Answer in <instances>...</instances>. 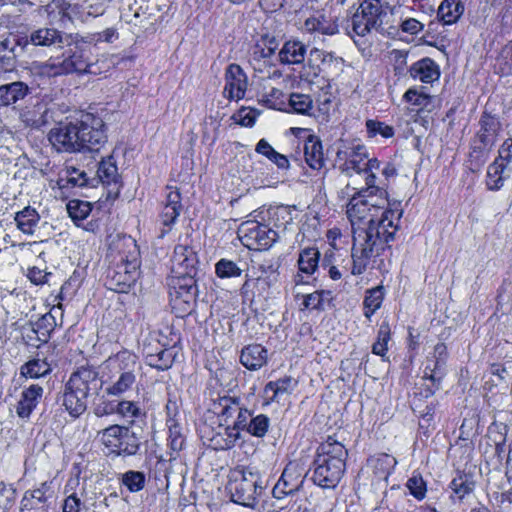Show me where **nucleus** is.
Masks as SVG:
<instances>
[{
    "instance_id": "62",
    "label": "nucleus",
    "mask_w": 512,
    "mask_h": 512,
    "mask_svg": "<svg viewBox=\"0 0 512 512\" xmlns=\"http://www.w3.org/2000/svg\"><path fill=\"white\" fill-rule=\"evenodd\" d=\"M330 295L329 291H315L313 293L307 294L304 297V301L302 303L305 309H313V310H323L324 309V299L325 296Z\"/></svg>"
},
{
    "instance_id": "49",
    "label": "nucleus",
    "mask_w": 512,
    "mask_h": 512,
    "mask_svg": "<svg viewBox=\"0 0 512 512\" xmlns=\"http://www.w3.org/2000/svg\"><path fill=\"white\" fill-rule=\"evenodd\" d=\"M97 176L104 184L116 183L119 175L113 157L109 156L106 159H102L98 166Z\"/></svg>"
},
{
    "instance_id": "21",
    "label": "nucleus",
    "mask_w": 512,
    "mask_h": 512,
    "mask_svg": "<svg viewBox=\"0 0 512 512\" xmlns=\"http://www.w3.org/2000/svg\"><path fill=\"white\" fill-rule=\"evenodd\" d=\"M197 258L191 247L176 245L172 257V272L174 277L195 275Z\"/></svg>"
},
{
    "instance_id": "55",
    "label": "nucleus",
    "mask_w": 512,
    "mask_h": 512,
    "mask_svg": "<svg viewBox=\"0 0 512 512\" xmlns=\"http://www.w3.org/2000/svg\"><path fill=\"white\" fill-rule=\"evenodd\" d=\"M390 326L387 322H382L379 327L377 340L372 345V353L382 358L385 357L388 350V342L390 341Z\"/></svg>"
},
{
    "instance_id": "38",
    "label": "nucleus",
    "mask_w": 512,
    "mask_h": 512,
    "mask_svg": "<svg viewBox=\"0 0 512 512\" xmlns=\"http://www.w3.org/2000/svg\"><path fill=\"white\" fill-rule=\"evenodd\" d=\"M492 146L472 140L469 152V168L471 171H479L487 162Z\"/></svg>"
},
{
    "instance_id": "54",
    "label": "nucleus",
    "mask_w": 512,
    "mask_h": 512,
    "mask_svg": "<svg viewBox=\"0 0 512 512\" xmlns=\"http://www.w3.org/2000/svg\"><path fill=\"white\" fill-rule=\"evenodd\" d=\"M17 490L12 484L0 481V512H9L15 505Z\"/></svg>"
},
{
    "instance_id": "19",
    "label": "nucleus",
    "mask_w": 512,
    "mask_h": 512,
    "mask_svg": "<svg viewBox=\"0 0 512 512\" xmlns=\"http://www.w3.org/2000/svg\"><path fill=\"white\" fill-rule=\"evenodd\" d=\"M296 137L304 134V158L307 165L313 170H320L325 165L323 146L320 138L312 134L308 129L291 128Z\"/></svg>"
},
{
    "instance_id": "4",
    "label": "nucleus",
    "mask_w": 512,
    "mask_h": 512,
    "mask_svg": "<svg viewBox=\"0 0 512 512\" xmlns=\"http://www.w3.org/2000/svg\"><path fill=\"white\" fill-rule=\"evenodd\" d=\"M103 382L99 372L92 366H81L74 371L65 383L59 398L61 405L73 418L80 417L87 409V398L97 395Z\"/></svg>"
},
{
    "instance_id": "60",
    "label": "nucleus",
    "mask_w": 512,
    "mask_h": 512,
    "mask_svg": "<svg viewBox=\"0 0 512 512\" xmlns=\"http://www.w3.org/2000/svg\"><path fill=\"white\" fill-rule=\"evenodd\" d=\"M119 37V33L115 28H107L101 32L88 34L84 38V42L97 45L99 43H113Z\"/></svg>"
},
{
    "instance_id": "27",
    "label": "nucleus",
    "mask_w": 512,
    "mask_h": 512,
    "mask_svg": "<svg viewBox=\"0 0 512 512\" xmlns=\"http://www.w3.org/2000/svg\"><path fill=\"white\" fill-rule=\"evenodd\" d=\"M43 387L38 384H32L25 387L21 392L20 400L16 406V413L22 419H28L33 410L39 404L43 396Z\"/></svg>"
},
{
    "instance_id": "15",
    "label": "nucleus",
    "mask_w": 512,
    "mask_h": 512,
    "mask_svg": "<svg viewBox=\"0 0 512 512\" xmlns=\"http://www.w3.org/2000/svg\"><path fill=\"white\" fill-rule=\"evenodd\" d=\"M241 239L245 246L253 250H266L278 239L276 230L269 228L266 224L247 221L240 228Z\"/></svg>"
},
{
    "instance_id": "28",
    "label": "nucleus",
    "mask_w": 512,
    "mask_h": 512,
    "mask_svg": "<svg viewBox=\"0 0 512 512\" xmlns=\"http://www.w3.org/2000/svg\"><path fill=\"white\" fill-rule=\"evenodd\" d=\"M307 54V46L298 39L287 40L278 53L281 64H302Z\"/></svg>"
},
{
    "instance_id": "39",
    "label": "nucleus",
    "mask_w": 512,
    "mask_h": 512,
    "mask_svg": "<svg viewBox=\"0 0 512 512\" xmlns=\"http://www.w3.org/2000/svg\"><path fill=\"white\" fill-rule=\"evenodd\" d=\"M463 12L464 5L460 0H443L438 8V17L444 24H453Z\"/></svg>"
},
{
    "instance_id": "3",
    "label": "nucleus",
    "mask_w": 512,
    "mask_h": 512,
    "mask_svg": "<svg viewBox=\"0 0 512 512\" xmlns=\"http://www.w3.org/2000/svg\"><path fill=\"white\" fill-rule=\"evenodd\" d=\"M348 450L332 436L321 443L313 461L312 481L323 489H334L342 479Z\"/></svg>"
},
{
    "instance_id": "33",
    "label": "nucleus",
    "mask_w": 512,
    "mask_h": 512,
    "mask_svg": "<svg viewBox=\"0 0 512 512\" xmlns=\"http://www.w3.org/2000/svg\"><path fill=\"white\" fill-rule=\"evenodd\" d=\"M293 211L294 207L286 205L270 207L267 211L269 225H273V227L285 231L288 225L293 222Z\"/></svg>"
},
{
    "instance_id": "7",
    "label": "nucleus",
    "mask_w": 512,
    "mask_h": 512,
    "mask_svg": "<svg viewBox=\"0 0 512 512\" xmlns=\"http://www.w3.org/2000/svg\"><path fill=\"white\" fill-rule=\"evenodd\" d=\"M336 162L341 173L348 177L363 173L366 176L375 175L381 165L377 158H370L368 148L356 140H340Z\"/></svg>"
},
{
    "instance_id": "50",
    "label": "nucleus",
    "mask_w": 512,
    "mask_h": 512,
    "mask_svg": "<svg viewBox=\"0 0 512 512\" xmlns=\"http://www.w3.org/2000/svg\"><path fill=\"white\" fill-rule=\"evenodd\" d=\"M278 45L275 36L269 35L268 33L263 34L255 46L254 55L263 59L270 58L275 54Z\"/></svg>"
},
{
    "instance_id": "47",
    "label": "nucleus",
    "mask_w": 512,
    "mask_h": 512,
    "mask_svg": "<svg viewBox=\"0 0 512 512\" xmlns=\"http://www.w3.org/2000/svg\"><path fill=\"white\" fill-rule=\"evenodd\" d=\"M384 298V292L383 287L378 286L375 288H372L366 292L365 298H364V315L368 319L381 307V304L383 302Z\"/></svg>"
},
{
    "instance_id": "43",
    "label": "nucleus",
    "mask_w": 512,
    "mask_h": 512,
    "mask_svg": "<svg viewBox=\"0 0 512 512\" xmlns=\"http://www.w3.org/2000/svg\"><path fill=\"white\" fill-rule=\"evenodd\" d=\"M51 365L46 359L35 358L21 367V375L30 378H40L51 372Z\"/></svg>"
},
{
    "instance_id": "59",
    "label": "nucleus",
    "mask_w": 512,
    "mask_h": 512,
    "mask_svg": "<svg viewBox=\"0 0 512 512\" xmlns=\"http://www.w3.org/2000/svg\"><path fill=\"white\" fill-rule=\"evenodd\" d=\"M366 130L368 137L372 138L381 135L383 138H391L394 136V128L384 122L369 119L366 121Z\"/></svg>"
},
{
    "instance_id": "12",
    "label": "nucleus",
    "mask_w": 512,
    "mask_h": 512,
    "mask_svg": "<svg viewBox=\"0 0 512 512\" xmlns=\"http://www.w3.org/2000/svg\"><path fill=\"white\" fill-rule=\"evenodd\" d=\"M53 104L49 96L31 97L18 110L20 122L26 128L41 129L53 120Z\"/></svg>"
},
{
    "instance_id": "30",
    "label": "nucleus",
    "mask_w": 512,
    "mask_h": 512,
    "mask_svg": "<svg viewBox=\"0 0 512 512\" xmlns=\"http://www.w3.org/2000/svg\"><path fill=\"white\" fill-rule=\"evenodd\" d=\"M409 73L413 79H419L423 83H433L440 77L439 66L428 57L412 64Z\"/></svg>"
},
{
    "instance_id": "46",
    "label": "nucleus",
    "mask_w": 512,
    "mask_h": 512,
    "mask_svg": "<svg viewBox=\"0 0 512 512\" xmlns=\"http://www.w3.org/2000/svg\"><path fill=\"white\" fill-rule=\"evenodd\" d=\"M175 354L172 349H161L156 354L146 356V363L157 370H167L174 362Z\"/></svg>"
},
{
    "instance_id": "45",
    "label": "nucleus",
    "mask_w": 512,
    "mask_h": 512,
    "mask_svg": "<svg viewBox=\"0 0 512 512\" xmlns=\"http://www.w3.org/2000/svg\"><path fill=\"white\" fill-rule=\"evenodd\" d=\"M91 211L92 205L88 201L72 199L67 203V212L77 226H80V222L85 220Z\"/></svg>"
},
{
    "instance_id": "10",
    "label": "nucleus",
    "mask_w": 512,
    "mask_h": 512,
    "mask_svg": "<svg viewBox=\"0 0 512 512\" xmlns=\"http://www.w3.org/2000/svg\"><path fill=\"white\" fill-rule=\"evenodd\" d=\"M118 377L106 387L109 396L122 397L137 386V356L127 350L120 351L115 356Z\"/></svg>"
},
{
    "instance_id": "64",
    "label": "nucleus",
    "mask_w": 512,
    "mask_h": 512,
    "mask_svg": "<svg viewBox=\"0 0 512 512\" xmlns=\"http://www.w3.org/2000/svg\"><path fill=\"white\" fill-rule=\"evenodd\" d=\"M185 440L183 435L180 433V429L178 425L171 424L169 425V437H168V445L173 452H179L183 449Z\"/></svg>"
},
{
    "instance_id": "22",
    "label": "nucleus",
    "mask_w": 512,
    "mask_h": 512,
    "mask_svg": "<svg viewBox=\"0 0 512 512\" xmlns=\"http://www.w3.org/2000/svg\"><path fill=\"white\" fill-rule=\"evenodd\" d=\"M224 96L230 100L242 99L247 88L246 75L237 64H230L225 74Z\"/></svg>"
},
{
    "instance_id": "61",
    "label": "nucleus",
    "mask_w": 512,
    "mask_h": 512,
    "mask_svg": "<svg viewBox=\"0 0 512 512\" xmlns=\"http://www.w3.org/2000/svg\"><path fill=\"white\" fill-rule=\"evenodd\" d=\"M406 487L410 494L417 500H423L425 498L427 492L426 482L420 474H413L412 477L408 479Z\"/></svg>"
},
{
    "instance_id": "24",
    "label": "nucleus",
    "mask_w": 512,
    "mask_h": 512,
    "mask_svg": "<svg viewBox=\"0 0 512 512\" xmlns=\"http://www.w3.org/2000/svg\"><path fill=\"white\" fill-rule=\"evenodd\" d=\"M20 37H10L0 41V69L4 72L13 71L17 64V59L27 52V49H21Z\"/></svg>"
},
{
    "instance_id": "35",
    "label": "nucleus",
    "mask_w": 512,
    "mask_h": 512,
    "mask_svg": "<svg viewBox=\"0 0 512 512\" xmlns=\"http://www.w3.org/2000/svg\"><path fill=\"white\" fill-rule=\"evenodd\" d=\"M304 29L309 33L322 35H335L338 33V25L325 15L312 16L304 22Z\"/></svg>"
},
{
    "instance_id": "52",
    "label": "nucleus",
    "mask_w": 512,
    "mask_h": 512,
    "mask_svg": "<svg viewBox=\"0 0 512 512\" xmlns=\"http://www.w3.org/2000/svg\"><path fill=\"white\" fill-rule=\"evenodd\" d=\"M403 99L420 109L427 108L432 102V97L424 91V87L409 88L403 95Z\"/></svg>"
},
{
    "instance_id": "17",
    "label": "nucleus",
    "mask_w": 512,
    "mask_h": 512,
    "mask_svg": "<svg viewBox=\"0 0 512 512\" xmlns=\"http://www.w3.org/2000/svg\"><path fill=\"white\" fill-rule=\"evenodd\" d=\"M67 36L54 27H40L32 30L28 35L20 37L21 49L32 52L35 47L62 48Z\"/></svg>"
},
{
    "instance_id": "58",
    "label": "nucleus",
    "mask_w": 512,
    "mask_h": 512,
    "mask_svg": "<svg viewBox=\"0 0 512 512\" xmlns=\"http://www.w3.org/2000/svg\"><path fill=\"white\" fill-rule=\"evenodd\" d=\"M507 426L503 423L493 422L487 430L486 439L488 446L506 443Z\"/></svg>"
},
{
    "instance_id": "32",
    "label": "nucleus",
    "mask_w": 512,
    "mask_h": 512,
    "mask_svg": "<svg viewBox=\"0 0 512 512\" xmlns=\"http://www.w3.org/2000/svg\"><path fill=\"white\" fill-rule=\"evenodd\" d=\"M439 362L430 356L427 357L423 378L430 380L432 386L426 389V397L433 395L440 388L441 381L446 374V364Z\"/></svg>"
},
{
    "instance_id": "18",
    "label": "nucleus",
    "mask_w": 512,
    "mask_h": 512,
    "mask_svg": "<svg viewBox=\"0 0 512 512\" xmlns=\"http://www.w3.org/2000/svg\"><path fill=\"white\" fill-rule=\"evenodd\" d=\"M172 283L170 295L174 307L183 305L185 311L190 310L198 293L194 276L173 277Z\"/></svg>"
},
{
    "instance_id": "6",
    "label": "nucleus",
    "mask_w": 512,
    "mask_h": 512,
    "mask_svg": "<svg viewBox=\"0 0 512 512\" xmlns=\"http://www.w3.org/2000/svg\"><path fill=\"white\" fill-rule=\"evenodd\" d=\"M365 183L366 187L357 190L347 205V215L353 227L355 220L367 219L369 221L372 215L377 218L381 209H386L393 204L386 197H383L387 194L384 187L375 184L376 175L366 176Z\"/></svg>"
},
{
    "instance_id": "36",
    "label": "nucleus",
    "mask_w": 512,
    "mask_h": 512,
    "mask_svg": "<svg viewBox=\"0 0 512 512\" xmlns=\"http://www.w3.org/2000/svg\"><path fill=\"white\" fill-rule=\"evenodd\" d=\"M512 172L506 171V167L493 161L487 168L486 186L488 190L498 191L504 186V182L510 178Z\"/></svg>"
},
{
    "instance_id": "5",
    "label": "nucleus",
    "mask_w": 512,
    "mask_h": 512,
    "mask_svg": "<svg viewBox=\"0 0 512 512\" xmlns=\"http://www.w3.org/2000/svg\"><path fill=\"white\" fill-rule=\"evenodd\" d=\"M127 251L119 252V260L107 271L106 286L118 293H128L139 277V250L131 237L124 238L118 247Z\"/></svg>"
},
{
    "instance_id": "29",
    "label": "nucleus",
    "mask_w": 512,
    "mask_h": 512,
    "mask_svg": "<svg viewBox=\"0 0 512 512\" xmlns=\"http://www.w3.org/2000/svg\"><path fill=\"white\" fill-rule=\"evenodd\" d=\"M479 125L480 129L473 139L493 147L501 127L499 120L484 112L480 118Z\"/></svg>"
},
{
    "instance_id": "63",
    "label": "nucleus",
    "mask_w": 512,
    "mask_h": 512,
    "mask_svg": "<svg viewBox=\"0 0 512 512\" xmlns=\"http://www.w3.org/2000/svg\"><path fill=\"white\" fill-rule=\"evenodd\" d=\"M494 161L506 167V171L512 172V139L503 142Z\"/></svg>"
},
{
    "instance_id": "8",
    "label": "nucleus",
    "mask_w": 512,
    "mask_h": 512,
    "mask_svg": "<svg viewBox=\"0 0 512 512\" xmlns=\"http://www.w3.org/2000/svg\"><path fill=\"white\" fill-rule=\"evenodd\" d=\"M99 440L109 455L130 457L138 454L141 437L130 425H110L98 432Z\"/></svg>"
},
{
    "instance_id": "48",
    "label": "nucleus",
    "mask_w": 512,
    "mask_h": 512,
    "mask_svg": "<svg viewBox=\"0 0 512 512\" xmlns=\"http://www.w3.org/2000/svg\"><path fill=\"white\" fill-rule=\"evenodd\" d=\"M297 386V381L291 376H285L276 381H270L265 385V392H272L271 400L274 401L280 394L291 393Z\"/></svg>"
},
{
    "instance_id": "34",
    "label": "nucleus",
    "mask_w": 512,
    "mask_h": 512,
    "mask_svg": "<svg viewBox=\"0 0 512 512\" xmlns=\"http://www.w3.org/2000/svg\"><path fill=\"white\" fill-rule=\"evenodd\" d=\"M320 252L316 247H306L299 252L297 260L301 274L311 276L319 267Z\"/></svg>"
},
{
    "instance_id": "31",
    "label": "nucleus",
    "mask_w": 512,
    "mask_h": 512,
    "mask_svg": "<svg viewBox=\"0 0 512 512\" xmlns=\"http://www.w3.org/2000/svg\"><path fill=\"white\" fill-rule=\"evenodd\" d=\"M268 352L260 344L245 346L240 355L241 364L249 370H258L266 364Z\"/></svg>"
},
{
    "instance_id": "26",
    "label": "nucleus",
    "mask_w": 512,
    "mask_h": 512,
    "mask_svg": "<svg viewBox=\"0 0 512 512\" xmlns=\"http://www.w3.org/2000/svg\"><path fill=\"white\" fill-rule=\"evenodd\" d=\"M32 88L23 81H13L0 85V107H13L24 100Z\"/></svg>"
},
{
    "instance_id": "13",
    "label": "nucleus",
    "mask_w": 512,
    "mask_h": 512,
    "mask_svg": "<svg viewBox=\"0 0 512 512\" xmlns=\"http://www.w3.org/2000/svg\"><path fill=\"white\" fill-rule=\"evenodd\" d=\"M90 63L82 51H74L62 57L50 58L41 66V72L48 76H59L70 73H89Z\"/></svg>"
},
{
    "instance_id": "40",
    "label": "nucleus",
    "mask_w": 512,
    "mask_h": 512,
    "mask_svg": "<svg viewBox=\"0 0 512 512\" xmlns=\"http://www.w3.org/2000/svg\"><path fill=\"white\" fill-rule=\"evenodd\" d=\"M15 222L17 227L25 234H33L37 226L40 216L36 209L27 206L15 215Z\"/></svg>"
},
{
    "instance_id": "9",
    "label": "nucleus",
    "mask_w": 512,
    "mask_h": 512,
    "mask_svg": "<svg viewBox=\"0 0 512 512\" xmlns=\"http://www.w3.org/2000/svg\"><path fill=\"white\" fill-rule=\"evenodd\" d=\"M387 17L381 0H364L351 17L352 31L361 37L372 31L384 34L387 30Z\"/></svg>"
},
{
    "instance_id": "14",
    "label": "nucleus",
    "mask_w": 512,
    "mask_h": 512,
    "mask_svg": "<svg viewBox=\"0 0 512 512\" xmlns=\"http://www.w3.org/2000/svg\"><path fill=\"white\" fill-rule=\"evenodd\" d=\"M253 416V412L241 403L236 412L233 423L226 425L224 428L225 437L218 435L212 439L215 449L228 450L233 448L236 443L242 439L241 432H247L249 421L252 420Z\"/></svg>"
},
{
    "instance_id": "20",
    "label": "nucleus",
    "mask_w": 512,
    "mask_h": 512,
    "mask_svg": "<svg viewBox=\"0 0 512 512\" xmlns=\"http://www.w3.org/2000/svg\"><path fill=\"white\" fill-rule=\"evenodd\" d=\"M303 484L301 475L297 470V466L289 463L284 468L279 480L272 490V494L277 499H282L285 496L297 492Z\"/></svg>"
},
{
    "instance_id": "42",
    "label": "nucleus",
    "mask_w": 512,
    "mask_h": 512,
    "mask_svg": "<svg viewBox=\"0 0 512 512\" xmlns=\"http://www.w3.org/2000/svg\"><path fill=\"white\" fill-rule=\"evenodd\" d=\"M116 414L127 420L132 425L136 419L144 418L146 413L141 408L139 402L130 400H121L116 403Z\"/></svg>"
},
{
    "instance_id": "53",
    "label": "nucleus",
    "mask_w": 512,
    "mask_h": 512,
    "mask_svg": "<svg viewBox=\"0 0 512 512\" xmlns=\"http://www.w3.org/2000/svg\"><path fill=\"white\" fill-rule=\"evenodd\" d=\"M289 106L295 113L309 115L313 109V101L309 95L291 93L289 96Z\"/></svg>"
},
{
    "instance_id": "57",
    "label": "nucleus",
    "mask_w": 512,
    "mask_h": 512,
    "mask_svg": "<svg viewBox=\"0 0 512 512\" xmlns=\"http://www.w3.org/2000/svg\"><path fill=\"white\" fill-rule=\"evenodd\" d=\"M270 418L265 414H258L249 421L247 433L257 438H263L269 429Z\"/></svg>"
},
{
    "instance_id": "2",
    "label": "nucleus",
    "mask_w": 512,
    "mask_h": 512,
    "mask_svg": "<svg viewBox=\"0 0 512 512\" xmlns=\"http://www.w3.org/2000/svg\"><path fill=\"white\" fill-rule=\"evenodd\" d=\"M48 140L59 152H99L107 142L105 123L86 113L79 120L59 123L50 130Z\"/></svg>"
},
{
    "instance_id": "23",
    "label": "nucleus",
    "mask_w": 512,
    "mask_h": 512,
    "mask_svg": "<svg viewBox=\"0 0 512 512\" xmlns=\"http://www.w3.org/2000/svg\"><path fill=\"white\" fill-rule=\"evenodd\" d=\"M241 403L238 397L218 395L217 398L212 399L209 410L217 416L220 421V426H226L234 419Z\"/></svg>"
},
{
    "instance_id": "56",
    "label": "nucleus",
    "mask_w": 512,
    "mask_h": 512,
    "mask_svg": "<svg viewBox=\"0 0 512 512\" xmlns=\"http://www.w3.org/2000/svg\"><path fill=\"white\" fill-rule=\"evenodd\" d=\"M122 484L127 487L130 492L141 491L146 483L145 474L141 471L129 470L122 475Z\"/></svg>"
},
{
    "instance_id": "16",
    "label": "nucleus",
    "mask_w": 512,
    "mask_h": 512,
    "mask_svg": "<svg viewBox=\"0 0 512 512\" xmlns=\"http://www.w3.org/2000/svg\"><path fill=\"white\" fill-rule=\"evenodd\" d=\"M55 498L52 481L27 490L20 501V512H49Z\"/></svg>"
},
{
    "instance_id": "44",
    "label": "nucleus",
    "mask_w": 512,
    "mask_h": 512,
    "mask_svg": "<svg viewBox=\"0 0 512 512\" xmlns=\"http://www.w3.org/2000/svg\"><path fill=\"white\" fill-rule=\"evenodd\" d=\"M450 488L453 491V497L462 500L466 495L473 492L475 482L470 475L459 474L451 481Z\"/></svg>"
},
{
    "instance_id": "37",
    "label": "nucleus",
    "mask_w": 512,
    "mask_h": 512,
    "mask_svg": "<svg viewBox=\"0 0 512 512\" xmlns=\"http://www.w3.org/2000/svg\"><path fill=\"white\" fill-rule=\"evenodd\" d=\"M373 472L378 479H387L397 464L396 459L386 453L378 454L369 459Z\"/></svg>"
},
{
    "instance_id": "1",
    "label": "nucleus",
    "mask_w": 512,
    "mask_h": 512,
    "mask_svg": "<svg viewBox=\"0 0 512 512\" xmlns=\"http://www.w3.org/2000/svg\"><path fill=\"white\" fill-rule=\"evenodd\" d=\"M400 203L394 202L380 215L369 219L367 228L353 229L352 270L353 275L363 274L372 258L386 249L389 242L394 240L403 211L398 208Z\"/></svg>"
},
{
    "instance_id": "25",
    "label": "nucleus",
    "mask_w": 512,
    "mask_h": 512,
    "mask_svg": "<svg viewBox=\"0 0 512 512\" xmlns=\"http://www.w3.org/2000/svg\"><path fill=\"white\" fill-rule=\"evenodd\" d=\"M182 210L181 194L178 190H170L166 195L165 204L160 212L161 224L166 228L162 230V236L169 232L176 223Z\"/></svg>"
},
{
    "instance_id": "51",
    "label": "nucleus",
    "mask_w": 512,
    "mask_h": 512,
    "mask_svg": "<svg viewBox=\"0 0 512 512\" xmlns=\"http://www.w3.org/2000/svg\"><path fill=\"white\" fill-rule=\"evenodd\" d=\"M215 274L221 279L237 278L242 275V269L234 261L221 258L215 264Z\"/></svg>"
},
{
    "instance_id": "41",
    "label": "nucleus",
    "mask_w": 512,
    "mask_h": 512,
    "mask_svg": "<svg viewBox=\"0 0 512 512\" xmlns=\"http://www.w3.org/2000/svg\"><path fill=\"white\" fill-rule=\"evenodd\" d=\"M58 185L61 189L74 187L90 186L89 178L85 171H81L73 166L66 168V176L60 177Z\"/></svg>"
},
{
    "instance_id": "11",
    "label": "nucleus",
    "mask_w": 512,
    "mask_h": 512,
    "mask_svg": "<svg viewBox=\"0 0 512 512\" xmlns=\"http://www.w3.org/2000/svg\"><path fill=\"white\" fill-rule=\"evenodd\" d=\"M264 488L262 477L252 471H243L239 478H235L228 485L233 502L252 508L257 504Z\"/></svg>"
}]
</instances>
